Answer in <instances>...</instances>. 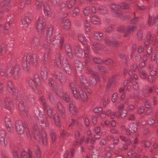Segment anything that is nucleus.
Returning <instances> with one entry per match:
<instances>
[{"instance_id":"f257e3e1","label":"nucleus","mask_w":158,"mask_h":158,"mask_svg":"<svg viewBox=\"0 0 158 158\" xmlns=\"http://www.w3.org/2000/svg\"><path fill=\"white\" fill-rule=\"evenodd\" d=\"M52 26L48 27L46 32L45 39L46 41L49 44L52 43L55 46L60 45L63 43L64 40L63 38L60 36V34L56 35L54 37L52 36L53 28Z\"/></svg>"},{"instance_id":"f03ea898","label":"nucleus","mask_w":158,"mask_h":158,"mask_svg":"<svg viewBox=\"0 0 158 158\" xmlns=\"http://www.w3.org/2000/svg\"><path fill=\"white\" fill-rule=\"evenodd\" d=\"M37 63L38 59L36 54L31 55L26 53L22 57V65L25 71L28 70L32 65L35 66Z\"/></svg>"},{"instance_id":"7ed1b4c3","label":"nucleus","mask_w":158,"mask_h":158,"mask_svg":"<svg viewBox=\"0 0 158 158\" xmlns=\"http://www.w3.org/2000/svg\"><path fill=\"white\" fill-rule=\"evenodd\" d=\"M70 87L74 97L77 99L80 98L82 100L86 102L88 99V96L84 89H82L77 85L75 82L71 83Z\"/></svg>"},{"instance_id":"20e7f679","label":"nucleus","mask_w":158,"mask_h":158,"mask_svg":"<svg viewBox=\"0 0 158 158\" xmlns=\"http://www.w3.org/2000/svg\"><path fill=\"white\" fill-rule=\"evenodd\" d=\"M87 73L89 74L94 75V78L91 77L90 79L91 82L88 81L86 79V77L84 76H82L80 77L79 79L82 83V85L85 86L86 87H88L91 84H96L97 81L98 80V78L96 75V73L93 71L92 69L89 67L87 68Z\"/></svg>"},{"instance_id":"39448f33","label":"nucleus","mask_w":158,"mask_h":158,"mask_svg":"<svg viewBox=\"0 0 158 158\" xmlns=\"http://www.w3.org/2000/svg\"><path fill=\"white\" fill-rule=\"evenodd\" d=\"M0 74L2 76L5 75L7 77L12 76L14 78L17 79L19 76V68L18 65H15L12 68L10 65H8L6 69V73L2 69H0Z\"/></svg>"},{"instance_id":"423d86ee","label":"nucleus","mask_w":158,"mask_h":158,"mask_svg":"<svg viewBox=\"0 0 158 158\" xmlns=\"http://www.w3.org/2000/svg\"><path fill=\"white\" fill-rule=\"evenodd\" d=\"M51 64L53 65H57L59 68H61L63 65L64 69L68 74H69L71 73V70L70 65L69 64L68 60L66 59H64L62 60V64L60 61V55L58 54L56 58V60H52L51 62Z\"/></svg>"},{"instance_id":"0eeeda50","label":"nucleus","mask_w":158,"mask_h":158,"mask_svg":"<svg viewBox=\"0 0 158 158\" xmlns=\"http://www.w3.org/2000/svg\"><path fill=\"white\" fill-rule=\"evenodd\" d=\"M42 136H41L40 131L38 127L35 124L34 125L32 134L33 135L35 139L37 141H39L42 139L43 143L44 145L47 144V139L46 138V134L45 131L44 130L42 131L41 132Z\"/></svg>"},{"instance_id":"6e6552de","label":"nucleus","mask_w":158,"mask_h":158,"mask_svg":"<svg viewBox=\"0 0 158 158\" xmlns=\"http://www.w3.org/2000/svg\"><path fill=\"white\" fill-rule=\"evenodd\" d=\"M33 97L31 96H29L26 94H22L19 95V96H18V99L16 100H18L20 102L19 104V108L20 111L25 116H27V107L26 106L25 104L23 102L20 101V100L24 99L27 100V99H32Z\"/></svg>"},{"instance_id":"1a4fd4ad","label":"nucleus","mask_w":158,"mask_h":158,"mask_svg":"<svg viewBox=\"0 0 158 158\" xmlns=\"http://www.w3.org/2000/svg\"><path fill=\"white\" fill-rule=\"evenodd\" d=\"M112 11L114 13V16H120L122 14L120 8L123 9H128L129 6L127 3H123L121 6H118L117 4H112L110 6Z\"/></svg>"},{"instance_id":"9d476101","label":"nucleus","mask_w":158,"mask_h":158,"mask_svg":"<svg viewBox=\"0 0 158 158\" xmlns=\"http://www.w3.org/2000/svg\"><path fill=\"white\" fill-rule=\"evenodd\" d=\"M136 29V27L134 26H129L127 27L123 25L120 26L117 28L118 32L124 33L123 37H127L131 32H133Z\"/></svg>"},{"instance_id":"9b49d317","label":"nucleus","mask_w":158,"mask_h":158,"mask_svg":"<svg viewBox=\"0 0 158 158\" xmlns=\"http://www.w3.org/2000/svg\"><path fill=\"white\" fill-rule=\"evenodd\" d=\"M46 25L45 19L42 17H39L37 21V29L38 31L41 34L44 33Z\"/></svg>"},{"instance_id":"f8f14e48","label":"nucleus","mask_w":158,"mask_h":158,"mask_svg":"<svg viewBox=\"0 0 158 158\" xmlns=\"http://www.w3.org/2000/svg\"><path fill=\"white\" fill-rule=\"evenodd\" d=\"M29 84L32 89L35 90L36 88V86L40 85V79L39 75L37 74H35L33 78L29 80Z\"/></svg>"},{"instance_id":"ddd939ff","label":"nucleus","mask_w":158,"mask_h":158,"mask_svg":"<svg viewBox=\"0 0 158 158\" xmlns=\"http://www.w3.org/2000/svg\"><path fill=\"white\" fill-rule=\"evenodd\" d=\"M85 63V65L88 66L90 64L91 60V56L90 55V47L89 45H86L84 49Z\"/></svg>"},{"instance_id":"4468645a","label":"nucleus","mask_w":158,"mask_h":158,"mask_svg":"<svg viewBox=\"0 0 158 158\" xmlns=\"http://www.w3.org/2000/svg\"><path fill=\"white\" fill-rule=\"evenodd\" d=\"M7 91L12 95L13 98L15 99H18L17 90L12 82L9 81L7 83Z\"/></svg>"},{"instance_id":"2eb2a0df","label":"nucleus","mask_w":158,"mask_h":158,"mask_svg":"<svg viewBox=\"0 0 158 158\" xmlns=\"http://www.w3.org/2000/svg\"><path fill=\"white\" fill-rule=\"evenodd\" d=\"M147 40L144 43L145 47H147L150 44H152L153 45H156L158 43L157 38L155 35H152L150 33H148L147 35Z\"/></svg>"},{"instance_id":"dca6fc26","label":"nucleus","mask_w":158,"mask_h":158,"mask_svg":"<svg viewBox=\"0 0 158 158\" xmlns=\"http://www.w3.org/2000/svg\"><path fill=\"white\" fill-rule=\"evenodd\" d=\"M34 113L37 118L40 122V125L42 128L45 127L48 125V123L46 121V118H44V116H43V114H41L40 110H39L35 111Z\"/></svg>"},{"instance_id":"f3484780","label":"nucleus","mask_w":158,"mask_h":158,"mask_svg":"<svg viewBox=\"0 0 158 158\" xmlns=\"http://www.w3.org/2000/svg\"><path fill=\"white\" fill-rule=\"evenodd\" d=\"M56 94L66 102H68L70 100V97L68 92H63L62 90L60 89L56 91Z\"/></svg>"},{"instance_id":"a211bd4d","label":"nucleus","mask_w":158,"mask_h":158,"mask_svg":"<svg viewBox=\"0 0 158 158\" xmlns=\"http://www.w3.org/2000/svg\"><path fill=\"white\" fill-rule=\"evenodd\" d=\"M148 25L152 26L153 24L155 25H158V14L149 15L148 19Z\"/></svg>"},{"instance_id":"6ab92c4d","label":"nucleus","mask_w":158,"mask_h":158,"mask_svg":"<svg viewBox=\"0 0 158 158\" xmlns=\"http://www.w3.org/2000/svg\"><path fill=\"white\" fill-rule=\"evenodd\" d=\"M40 101L43 105L44 109L46 110L49 117H51L52 115V109L51 107L47 105L46 101L44 96H42L40 98Z\"/></svg>"},{"instance_id":"aec40b11","label":"nucleus","mask_w":158,"mask_h":158,"mask_svg":"<svg viewBox=\"0 0 158 158\" xmlns=\"http://www.w3.org/2000/svg\"><path fill=\"white\" fill-rule=\"evenodd\" d=\"M15 127L17 132L19 134H23L24 131V127L22 122L21 120L16 121L15 123Z\"/></svg>"},{"instance_id":"412c9836","label":"nucleus","mask_w":158,"mask_h":158,"mask_svg":"<svg viewBox=\"0 0 158 158\" xmlns=\"http://www.w3.org/2000/svg\"><path fill=\"white\" fill-rule=\"evenodd\" d=\"M0 143L2 146L5 147L7 143L6 137V132L4 130L0 131Z\"/></svg>"},{"instance_id":"4be33fe9","label":"nucleus","mask_w":158,"mask_h":158,"mask_svg":"<svg viewBox=\"0 0 158 158\" xmlns=\"http://www.w3.org/2000/svg\"><path fill=\"white\" fill-rule=\"evenodd\" d=\"M30 15H25L22 19V25L23 27L26 28L29 25L31 21Z\"/></svg>"},{"instance_id":"5701e85b","label":"nucleus","mask_w":158,"mask_h":158,"mask_svg":"<svg viewBox=\"0 0 158 158\" xmlns=\"http://www.w3.org/2000/svg\"><path fill=\"white\" fill-rule=\"evenodd\" d=\"M54 77L60 81L62 84H64L66 81V78L63 74L59 71L55 72L54 74Z\"/></svg>"},{"instance_id":"b1692460","label":"nucleus","mask_w":158,"mask_h":158,"mask_svg":"<svg viewBox=\"0 0 158 158\" xmlns=\"http://www.w3.org/2000/svg\"><path fill=\"white\" fill-rule=\"evenodd\" d=\"M5 108L8 110L11 111L14 109V104L10 98H6L4 100Z\"/></svg>"},{"instance_id":"393cba45","label":"nucleus","mask_w":158,"mask_h":158,"mask_svg":"<svg viewBox=\"0 0 158 158\" xmlns=\"http://www.w3.org/2000/svg\"><path fill=\"white\" fill-rule=\"evenodd\" d=\"M40 37L39 35L35 36L30 42V45L34 48L39 46L40 45Z\"/></svg>"},{"instance_id":"a878e982","label":"nucleus","mask_w":158,"mask_h":158,"mask_svg":"<svg viewBox=\"0 0 158 158\" xmlns=\"http://www.w3.org/2000/svg\"><path fill=\"white\" fill-rule=\"evenodd\" d=\"M49 85L51 89L55 91L56 93L58 90L60 89L58 88V85L57 83L53 78H51L49 82Z\"/></svg>"},{"instance_id":"bb28decb","label":"nucleus","mask_w":158,"mask_h":158,"mask_svg":"<svg viewBox=\"0 0 158 158\" xmlns=\"http://www.w3.org/2000/svg\"><path fill=\"white\" fill-rule=\"evenodd\" d=\"M5 122L8 131L11 133L12 132L14 131V128L10 118L6 117L5 118Z\"/></svg>"},{"instance_id":"cd10ccee","label":"nucleus","mask_w":158,"mask_h":158,"mask_svg":"<svg viewBox=\"0 0 158 158\" xmlns=\"http://www.w3.org/2000/svg\"><path fill=\"white\" fill-rule=\"evenodd\" d=\"M95 8H97L99 12L101 14L105 15L108 12L107 9L105 6L97 4L95 6Z\"/></svg>"},{"instance_id":"c85d7f7f","label":"nucleus","mask_w":158,"mask_h":158,"mask_svg":"<svg viewBox=\"0 0 158 158\" xmlns=\"http://www.w3.org/2000/svg\"><path fill=\"white\" fill-rule=\"evenodd\" d=\"M65 51L66 53L70 58L73 57V54L74 52V49L73 50L70 45L69 44H66L65 46Z\"/></svg>"},{"instance_id":"c756f323","label":"nucleus","mask_w":158,"mask_h":158,"mask_svg":"<svg viewBox=\"0 0 158 158\" xmlns=\"http://www.w3.org/2000/svg\"><path fill=\"white\" fill-rule=\"evenodd\" d=\"M69 109L70 113L73 115H75L77 113V109L73 102H70L69 103Z\"/></svg>"},{"instance_id":"7c9ffc66","label":"nucleus","mask_w":158,"mask_h":158,"mask_svg":"<svg viewBox=\"0 0 158 158\" xmlns=\"http://www.w3.org/2000/svg\"><path fill=\"white\" fill-rule=\"evenodd\" d=\"M48 69L47 68L43 66L41 69L40 74L42 78L44 81L47 78L48 76Z\"/></svg>"},{"instance_id":"2f4dec72","label":"nucleus","mask_w":158,"mask_h":158,"mask_svg":"<svg viewBox=\"0 0 158 158\" xmlns=\"http://www.w3.org/2000/svg\"><path fill=\"white\" fill-rule=\"evenodd\" d=\"M21 158H35L31 151L29 150L28 153L25 151H23L21 154Z\"/></svg>"},{"instance_id":"473e14b6","label":"nucleus","mask_w":158,"mask_h":158,"mask_svg":"<svg viewBox=\"0 0 158 158\" xmlns=\"http://www.w3.org/2000/svg\"><path fill=\"white\" fill-rule=\"evenodd\" d=\"M105 42L107 44L113 46H114L118 44V42L114 40H111V38L109 37H107L105 38Z\"/></svg>"},{"instance_id":"72a5a7b5","label":"nucleus","mask_w":158,"mask_h":158,"mask_svg":"<svg viewBox=\"0 0 158 158\" xmlns=\"http://www.w3.org/2000/svg\"><path fill=\"white\" fill-rule=\"evenodd\" d=\"M57 106L59 111L61 114L62 117L64 118H65L66 115L65 109L60 102H59L57 103Z\"/></svg>"},{"instance_id":"f704fd0d","label":"nucleus","mask_w":158,"mask_h":158,"mask_svg":"<svg viewBox=\"0 0 158 158\" xmlns=\"http://www.w3.org/2000/svg\"><path fill=\"white\" fill-rule=\"evenodd\" d=\"M44 13L46 16H51V11L50 8L48 4L45 3L44 5Z\"/></svg>"},{"instance_id":"c9c22d12","label":"nucleus","mask_w":158,"mask_h":158,"mask_svg":"<svg viewBox=\"0 0 158 158\" xmlns=\"http://www.w3.org/2000/svg\"><path fill=\"white\" fill-rule=\"evenodd\" d=\"M90 9L89 7H87L85 8L83 10V13L85 15H89L90 12L94 13L96 11L95 7V6H93L92 9L90 10Z\"/></svg>"},{"instance_id":"e433bc0d","label":"nucleus","mask_w":158,"mask_h":158,"mask_svg":"<svg viewBox=\"0 0 158 158\" xmlns=\"http://www.w3.org/2000/svg\"><path fill=\"white\" fill-rule=\"evenodd\" d=\"M93 49L96 50H101L104 48V46L98 42H94L92 43Z\"/></svg>"},{"instance_id":"4c0bfd02","label":"nucleus","mask_w":158,"mask_h":158,"mask_svg":"<svg viewBox=\"0 0 158 158\" xmlns=\"http://www.w3.org/2000/svg\"><path fill=\"white\" fill-rule=\"evenodd\" d=\"M74 52L76 56L79 57L82 56V49L79 47L75 46L74 47Z\"/></svg>"},{"instance_id":"58836bf2","label":"nucleus","mask_w":158,"mask_h":158,"mask_svg":"<svg viewBox=\"0 0 158 158\" xmlns=\"http://www.w3.org/2000/svg\"><path fill=\"white\" fill-rule=\"evenodd\" d=\"M74 52L76 56L79 57L82 56V49L79 47L75 46L74 47Z\"/></svg>"},{"instance_id":"ea45409f","label":"nucleus","mask_w":158,"mask_h":158,"mask_svg":"<svg viewBox=\"0 0 158 158\" xmlns=\"http://www.w3.org/2000/svg\"><path fill=\"white\" fill-rule=\"evenodd\" d=\"M137 126L136 124H133L132 125L130 126V128L131 129V131H129V130L126 129V133L127 135H129L130 134V131L132 132H134L136 131L137 130Z\"/></svg>"},{"instance_id":"a19ab883","label":"nucleus","mask_w":158,"mask_h":158,"mask_svg":"<svg viewBox=\"0 0 158 158\" xmlns=\"http://www.w3.org/2000/svg\"><path fill=\"white\" fill-rule=\"evenodd\" d=\"M83 65L79 61L76 60L75 62V67L76 70L80 71L83 68Z\"/></svg>"},{"instance_id":"79ce46f5","label":"nucleus","mask_w":158,"mask_h":158,"mask_svg":"<svg viewBox=\"0 0 158 158\" xmlns=\"http://www.w3.org/2000/svg\"><path fill=\"white\" fill-rule=\"evenodd\" d=\"M31 2V0H20V3L19 4V6L18 7L20 8H23L24 7L25 5H28Z\"/></svg>"},{"instance_id":"37998d69","label":"nucleus","mask_w":158,"mask_h":158,"mask_svg":"<svg viewBox=\"0 0 158 158\" xmlns=\"http://www.w3.org/2000/svg\"><path fill=\"white\" fill-rule=\"evenodd\" d=\"M127 111L126 110H123L121 112L119 111L117 113L116 116L117 118H119L120 116L122 118H125L127 114Z\"/></svg>"},{"instance_id":"c03bdc74","label":"nucleus","mask_w":158,"mask_h":158,"mask_svg":"<svg viewBox=\"0 0 158 158\" xmlns=\"http://www.w3.org/2000/svg\"><path fill=\"white\" fill-rule=\"evenodd\" d=\"M54 120L56 125L60 126L61 125L60 118L58 114H55L54 115Z\"/></svg>"},{"instance_id":"a18cd8bd","label":"nucleus","mask_w":158,"mask_h":158,"mask_svg":"<svg viewBox=\"0 0 158 158\" xmlns=\"http://www.w3.org/2000/svg\"><path fill=\"white\" fill-rule=\"evenodd\" d=\"M91 22L94 24H99L100 22L99 19L96 16H92L91 18Z\"/></svg>"},{"instance_id":"49530a36","label":"nucleus","mask_w":158,"mask_h":158,"mask_svg":"<svg viewBox=\"0 0 158 158\" xmlns=\"http://www.w3.org/2000/svg\"><path fill=\"white\" fill-rule=\"evenodd\" d=\"M34 150L37 157V158H40L41 156V154L39 147L38 145L35 146L34 148Z\"/></svg>"},{"instance_id":"de8ad7c7","label":"nucleus","mask_w":158,"mask_h":158,"mask_svg":"<svg viewBox=\"0 0 158 158\" xmlns=\"http://www.w3.org/2000/svg\"><path fill=\"white\" fill-rule=\"evenodd\" d=\"M78 40L82 44H85L86 42V37L82 34H80L78 35Z\"/></svg>"},{"instance_id":"09e8293b","label":"nucleus","mask_w":158,"mask_h":158,"mask_svg":"<svg viewBox=\"0 0 158 158\" xmlns=\"http://www.w3.org/2000/svg\"><path fill=\"white\" fill-rule=\"evenodd\" d=\"M103 35V34L102 33L96 32L94 33L93 36L95 39L100 40L101 39V38Z\"/></svg>"},{"instance_id":"8fccbe9b","label":"nucleus","mask_w":158,"mask_h":158,"mask_svg":"<svg viewBox=\"0 0 158 158\" xmlns=\"http://www.w3.org/2000/svg\"><path fill=\"white\" fill-rule=\"evenodd\" d=\"M120 138L122 140L125 142L127 144L130 145L131 144V141L133 140V138H131L130 141L128 140L127 139L123 136H120Z\"/></svg>"},{"instance_id":"3c124183","label":"nucleus","mask_w":158,"mask_h":158,"mask_svg":"<svg viewBox=\"0 0 158 158\" xmlns=\"http://www.w3.org/2000/svg\"><path fill=\"white\" fill-rule=\"evenodd\" d=\"M64 28L65 29H69L70 27V23L69 20H66L64 23Z\"/></svg>"},{"instance_id":"603ef678","label":"nucleus","mask_w":158,"mask_h":158,"mask_svg":"<svg viewBox=\"0 0 158 158\" xmlns=\"http://www.w3.org/2000/svg\"><path fill=\"white\" fill-rule=\"evenodd\" d=\"M106 114L107 116H110L112 119L116 115L114 112H112L110 109H109L107 111Z\"/></svg>"},{"instance_id":"864d4df0","label":"nucleus","mask_w":158,"mask_h":158,"mask_svg":"<svg viewBox=\"0 0 158 158\" xmlns=\"http://www.w3.org/2000/svg\"><path fill=\"white\" fill-rule=\"evenodd\" d=\"M85 27L86 31H89L91 29L90 24L87 20H85L84 22Z\"/></svg>"},{"instance_id":"5fc2aeb1","label":"nucleus","mask_w":158,"mask_h":158,"mask_svg":"<svg viewBox=\"0 0 158 158\" xmlns=\"http://www.w3.org/2000/svg\"><path fill=\"white\" fill-rule=\"evenodd\" d=\"M156 60V63H158V53H154L152 54L151 57V61Z\"/></svg>"},{"instance_id":"6e6d98bb","label":"nucleus","mask_w":158,"mask_h":158,"mask_svg":"<svg viewBox=\"0 0 158 158\" xmlns=\"http://www.w3.org/2000/svg\"><path fill=\"white\" fill-rule=\"evenodd\" d=\"M117 77V75H115L112 77L110 78L108 81L107 86L108 87H110L111 83L115 81V79Z\"/></svg>"},{"instance_id":"4d7b16f0","label":"nucleus","mask_w":158,"mask_h":158,"mask_svg":"<svg viewBox=\"0 0 158 158\" xmlns=\"http://www.w3.org/2000/svg\"><path fill=\"white\" fill-rule=\"evenodd\" d=\"M42 0H36V5L37 9H40L42 7Z\"/></svg>"},{"instance_id":"13d9d810","label":"nucleus","mask_w":158,"mask_h":158,"mask_svg":"<svg viewBox=\"0 0 158 158\" xmlns=\"http://www.w3.org/2000/svg\"><path fill=\"white\" fill-rule=\"evenodd\" d=\"M103 63L105 64L106 65H110L113 63V60L111 59H106L103 61Z\"/></svg>"},{"instance_id":"bf43d9fd","label":"nucleus","mask_w":158,"mask_h":158,"mask_svg":"<svg viewBox=\"0 0 158 158\" xmlns=\"http://www.w3.org/2000/svg\"><path fill=\"white\" fill-rule=\"evenodd\" d=\"M139 76L142 78L145 79L147 77V74L143 70H140L139 71Z\"/></svg>"},{"instance_id":"052dcab7","label":"nucleus","mask_w":158,"mask_h":158,"mask_svg":"<svg viewBox=\"0 0 158 158\" xmlns=\"http://www.w3.org/2000/svg\"><path fill=\"white\" fill-rule=\"evenodd\" d=\"M76 2L75 0H71L69 2L67 6L68 8H71L75 4Z\"/></svg>"},{"instance_id":"680f3d73","label":"nucleus","mask_w":158,"mask_h":158,"mask_svg":"<svg viewBox=\"0 0 158 158\" xmlns=\"http://www.w3.org/2000/svg\"><path fill=\"white\" fill-rule=\"evenodd\" d=\"M48 52H45L43 56L42 59V60L44 63L47 62L48 59Z\"/></svg>"},{"instance_id":"e2e57ef3","label":"nucleus","mask_w":158,"mask_h":158,"mask_svg":"<svg viewBox=\"0 0 158 158\" xmlns=\"http://www.w3.org/2000/svg\"><path fill=\"white\" fill-rule=\"evenodd\" d=\"M99 151L95 150L93 152L92 156L93 158H98L99 157Z\"/></svg>"},{"instance_id":"0e129e2a","label":"nucleus","mask_w":158,"mask_h":158,"mask_svg":"<svg viewBox=\"0 0 158 158\" xmlns=\"http://www.w3.org/2000/svg\"><path fill=\"white\" fill-rule=\"evenodd\" d=\"M52 4L54 6H57L59 5L60 0H50Z\"/></svg>"},{"instance_id":"69168bd1","label":"nucleus","mask_w":158,"mask_h":158,"mask_svg":"<svg viewBox=\"0 0 158 158\" xmlns=\"http://www.w3.org/2000/svg\"><path fill=\"white\" fill-rule=\"evenodd\" d=\"M93 61L95 63L97 64H102L103 63V61L101 59L97 57L94 58Z\"/></svg>"},{"instance_id":"338daca9","label":"nucleus","mask_w":158,"mask_h":158,"mask_svg":"<svg viewBox=\"0 0 158 158\" xmlns=\"http://www.w3.org/2000/svg\"><path fill=\"white\" fill-rule=\"evenodd\" d=\"M155 122V118H149L147 121L148 124L150 125H152Z\"/></svg>"},{"instance_id":"774afa93","label":"nucleus","mask_w":158,"mask_h":158,"mask_svg":"<svg viewBox=\"0 0 158 158\" xmlns=\"http://www.w3.org/2000/svg\"><path fill=\"white\" fill-rule=\"evenodd\" d=\"M79 11L80 10L78 8H75L73 12V17L76 16L78 14Z\"/></svg>"}]
</instances>
